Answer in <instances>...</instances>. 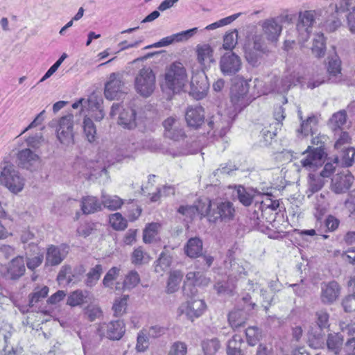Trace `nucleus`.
Wrapping results in <instances>:
<instances>
[{
	"label": "nucleus",
	"instance_id": "nucleus-1",
	"mask_svg": "<svg viewBox=\"0 0 355 355\" xmlns=\"http://www.w3.org/2000/svg\"><path fill=\"white\" fill-rule=\"evenodd\" d=\"M209 280L200 272H189L186 275V282L183 286L184 295L192 298L197 293L196 286H206ZM206 309L205 302L200 299H191L182 304L178 308L180 314H185L191 320L202 315Z\"/></svg>",
	"mask_w": 355,
	"mask_h": 355
},
{
	"label": "nucleus",
	"instance_id": "nucleus-2",
	"mask_svg": "<svg viewBox=\"0 0 355 355\" xmlns=\"http://www.w3.org/2000/svg\"><path fill=\"white\" fill-rule=\"evenodd\" d=\"M324 10H306L300 11L298 14L296 30L298 33L300 42H306L309 39L313 26L320 17L323 15Z\"/></svg>",
	"mask_w": 355,
	"mask_h": 355
},
{
	"label": "nucleus",
	"instance_id": "nucleus-3",
	"mask_svg": "<svg viewBox=\"0 0 355 355\" xmlns=\"http://www.w3.org/2000/svg\"><path fill=\"white\" fill-rule=\"evenodd\" d=\"M205 206H209L206 216L210 223H227L233 220L235 215V209L232 202L230 201H216L211 202L207 200Z\"/></svg>",
	"mask_w": 355,
	"mask_h": 355
},
{
	"label": "nucleus",
	"instance_id": "nucleus-4",
	"mask_svg": "<svg viewBox=\"0 0 355 355\" xmlns=\"http://www.w3.org/2000/svg\"><path fill=\"white\" fill-rule=\"evenodd\" d=\"M249 83L241 77L235 78L234 85L231 88V102L234 110L230 111L235 114L240 112L243 107L250 103V98L248 96Z\"/></svg>",
	"mask_w": 355,
	"mask_h": 355
},
{
	"label": "nucleus",
	"instance_id": "nucleus-5",
	"mask_svg": "<svg viewBox=\"0 0 355 355\" xmlns=\"http://www.w3.org/2000/svg\"><path fill=\"white\" fill-rule=\"evenodd\" d=\"M0 183L11 193L17 194L23 190L25 180L13 165L7 164L1 172Z\"/></svg>",
	"mask_w": 355,
	"mask_h": 355
},
{
	"label": "nucleus",
	"instance_id": "nucleus-6",
	"mask_svg": "<svg viewBox=\"0 0 355 355\" xmlns=\"http://www.w3.org/2000/svg\"><path fill=\"white\" fill-rule=\"evenodd\" d=\"M187 81L186 69L180 62L173 63L165 73V85L173 92H180Z\"/></svg>",
	"mask_w": 355,
	"mask_h": 355
},
{
	"label": "nucleus",
	"instance_id": "nucleus-7",
	"mask_svg": "<svg viewBox=\"0 0 355 355\" xmlns=\"http://www.w3.org/2000/svg\"><path fill=\"white\" fill-rule=\"evenodd\" d=\"M155 75L152 69L144 67L139 71L135 77V89L143 97H148L155 89Z\"/></svg>",
	"mask_w": 355,
	"mask_h": 355
},
{
	"label": "nucleus",
	"instance_id": "nucleus-8",
	"mask_svg": "<svg viewBox=\"0 0 355 355\" xmlns=\"http://www.w3.org/2000/svg\"><path fill=\"white\" fill-rule=\"evenodd\" d=\"M235 116V114L230 111H225L224 113L218 112L208 119L207 125L213 130L214 136L223 137L230 130Z\"/></svg>",
	"mask_w": 355,
	"mask_h": 355
},
{
	"label": "nucleus",
	"instance_id": "nucleus-9",
	"mask_svg": "<svg viewBox=\"0 0 355 355\" xmlns=\"http://www.w3.org/2000/svg\"><path fill=\"white\" fill-rule=\"evenodd\" d=\"M329 8L336 13H346V23L349 31L355 33V0H334Z\"/></svg>",
	"mask_w": 355,
	"mask_h": 355
},
{
	"label": "nucleus",
	"instance_id": "nucleus-10",
	"mask_svg": "<svg viewBox=\"0 0 355 355\" xmlns=\"http://www.w3.org/2000/svg\"><path fill=\"white\" fill-rule=\"evenodd\" d=\"M110 114L112 117L119 114L118 123L123 128L132 130L137 126L136 112L132 108L125 109L120 104L114 103Z\"/></svg>",
	"mask_w": 355,
	"mask_h": 355
},
{
	"label": "nucleus",
	"instance_id": "nucleus-11",
	"mask_svg": "<svg viewBox=\"0 0 355 355\" xmlns=\"http://www.w3.org/2000/svg\"><path fill=\"white\" fill-rule=\"evenodd\" d=\"M73 125V115L71 114L62 116L60 120L57 130V138L62 144L66 146H71L74 143Z\"/></svg>",
	"mask_w": 355,
	"mask_h": 355
},
{
	"label": "nucleus",
	"instance_id": "nucleus-12",
	"mask_svg": "<svg viewBox=\"0 0 355 355\" xmlns=\"http://www.w3.org/2000/svg\"><path fill=\"white\" fill-rule=\"evenodd\" d=\"M241 58L232 51L226 52L220 57L219 67L224 76L235 75L241 70Z\"/></svg>",
	"mask_w": 355,
	"mask_h": 355
},
{
	"label": "nucleus",
	"instance_id": "nucleus-13",
	"mask_svg": "<svg viewBox=\"0 0 355 355\" xmlns=\"http://www.w3.org/2000/svg\"><path fill=\"white\" fill-rule=\"evenodd\" d=\"M97 331L100 336L118 340L123 337L125 331V324L121 320L111 321L109 323H102L99 324Z\"/></svg>",
	"mask_w": 355,
	"mask_h": 355
},
{
	"label": "nucleus",
	"instance_id": "nucleus-14",
	"mask_svg": "<svg viewBox=\"0 0 355 355\" xmlns=\"http://www.w3.org/2000/svg\"><path fill=\"white\" fill-rule=\"evenodd\" d=\"M306 156L300 161L302 166L308 171H315L318 166H322L325 157V153L320 148H308L303 153Z\"/></svg>",
	"mask_w": 355,
	"mask_h": 355
},
{
	"label": "nucleus",
	"instance_id": "nucleus-15",
	"mask_svg": "<svg viewBox=\"0 0 355 355\" xmlns=\"http://www.w3.org/2000/svg\"><path fill=\"white\" fill-rule=\"evenodd\" d=\"M124 82L119 73L110 74L108 82L105 84L104 94L107 99L114 100L120 96L123 92Z\"/></svg>",
	"mask_w": 355,
	"mask_h": 355
},
{
	"label": "nucleus",
	"instance_id": "nucleus-16",
	"mask_svg": "<svg viewBox=\"0 0 355 355\" xmlns=\"http://www.w3.org/2000/svg\"><path fill=\"white\" fill-rule=\"evenodd\" d=\"M209 87V83L204 73L196 74L192 76L190 94L194 98L200 100L205 97Z\"/></svg>",
	"mask_w": 355,
	"mask_h": 355
},
{
	"label": "nucleus",
	"instance_id": "nucleus-17",
	"mask_svg": "<svg viewBox=\"0 0 355 355\" xmlns=\"http://www.w3.org/2000/svg\"><path fill=\"white\" fill-rule=\"evenodd\" d=\"M354 181V176L349 171L338 173L331 179V189L336 193H343L350 189Z\"/></svg>",
	"mask_w": 355,
	"mask_h": 355
},
{
	"label": "nucleus",
	"instance_id": "nucleus-18",
	"mask_svg": "<svg viewBox=\"0 0 355 355\" xmlns=\"http://www.w3.org/2000/svg\"><path fill=\"white\" fill-rule=\"evenodd\" d=\"M25 271V260L23 257L18 256L12 259L8 263L3 276L6 279L15 281L21 277Z\"/></svg>",
	"mask_w": 355,
	"mask_h": 355
},
{
	"label": "nucleus",
	"instance_id": "nucleus-19",
	"mask_svg": "<svg viewBox=\"0 0 355 355\" xmlns=\"http://www.w3.org/2000/svg\"><path fill=\"white\" fill-rule=\"evenodd\" d=\"M340 288L335 281L323 283L321 285L320 300L324 304H333L340 295Z\"/></svg>",
	"mask_w": 355,
	"mask_h": 355
},
{
	"label": "nucleus",
	"instance_id": "nucleus-20",
	"mask_svg": "<svg viewBox=\"0 0 355 355\" xmlns=\"http://www.w3.org/2000/svg\"><path fill=\"white\" fill-rule=\"evenodd\" d=\"M197 28H193L184 31H182L178 33L173 34L171 36L164 37L160 41L154 43L153 44L148 45L146 46L144 49H148L153 47L158 48L162 46H166L173 43L174 42H182L187 40L197 32Z\"/></svg>",
	"mask_w": 355,
	"mask_h": 355
},
{
	"label": "nucleus",
	"instance_id": "nucleus-21",
	"mask_svg": "<svg viewBox=\"0 0 355 355\" xmlns=\"http://www.w3.org/2000/svg\"><path fill=\"white\" fill-rule=\"evenodd\" d=\"M263 35L270 42H277L282 31V24L277 19L269 18L264 20L261 24Z\"/></svg>",
	"mask_w": 355,
	"mask_h": 355
},
{
	"label": "nucleus",
	"instance_id": "nucleus-22",
	"mask_svg": "<svg viewBox=\"0 0 355 355\" xmlns=\"http://www.w3.org/2000/svg\"><path fill=\"white\" fill-rule=\"evenodd\" d=\"M93 300L94 295L89 291L76 289L68 295L66 304L71 307L81 306Z\"/></svg>",
	"mask_w": 355,
	"mask_h": 355
},
{
	"label": "nucleus",
	"instance_id": "nucleus-23",
	"mask_svg": "<svg viewBox=\"0 0 355 355\" xmlns=\"http://www.w3.org/2000/svg\"><path fill=\"white\" fill-rule=\"evenodd\" d=\"M187 125L193 128H199L205 121V110L202 106L195 105L188 107L185 113Z\"/></svg>",
	"mask_w": 355,
	"mask_h": 355
},
{
	"label": "nucleus",
	"instance_id": "nucleus-24",
	"mask_svg": "<svg viewBox=\"0 0 355 355\" xmlns=\"http://www.w3.org/2000/svg\"><path fill=\"white\" fill-rule=\"evenodd\" d=\"M163 125L166 137L177 141L184 137V132L178 119L168 117L163 122Z\"/></svg>",
	"mask_w": 355,
	"mask_h": 355
},
{
	"label": "nucleus",
	"instance_id": "nucleus-25",
	"mask_svg": "<svg viewBox=\"0 0 355 355\" xmlns=\"http://www.w3.org/2000/svg\"><path fill=\"white\" fill-rule=\"evenodd\" d=\"M67 247L65 245H51L48 248L46 255V263L51 266L59 265L68 254Z\"/></svg>",
	"mask_w": 355,
	"mask_h": 355
},
{
	"label": "nucleus",
	"instance_id": "nucleus-26",
	"mask_svg": "<svg viewBox=\"0 0 355 355\" xmlns=\"http://www.w3.org/2000/svg\"><path fill=\"white\" fill-rule=\"evenodd\" d=\"M327 72L328 83H338L342 80L341 61L336 54L329 58Z\"/></svg>",
	"mask_w": 355,
	"mask_h": 355
},
{
	"label": "nucleus",
	"instance_id": "nucleus-27",
	"mask_svg": "<svg viewBox=\"0 0 355 355\" xmlns=\"http://www.w3.org/2000/svg\"><path fill=\"white\" fill-rule=\"evenodd\" d=\"M19 164L28 170H34L35 165L39 163V157L29 148L21 150L18 153Z\"/></svg>",
	"mask_w": 355,
	"mask_h": 355
},
{
	"label": "nucleus",
	"instance_id": "nucleus-28",
	"mask_svg": "<svg viewBox=\"0 0 355 355\" xmlns=\"http://www.w3.org/2000/svg\"><path fill=\"white\" fill-rule=\"evenodd\" d=\"M80 208L84 214L88 215L102 210V203L96 197L87 196L80 201Z\"/></svg>",
	"mask_w": 355,
	"mask_h": 355
},
{
	"label": "nucleus",
	"instance_id": "nucleus-29",
	"mask_svg": "<svg viewBox=\"0 0 355 355\" xmlns=\"http://www.w3.org/2000/svg\"><path fill=\"white\" fill-rule=\"evenodd\" d=\"M197 59L198 62L205 67H210L214 62L212 48L207 44H199L196 46Z\"/></svg>",
	"mask_w": 355,
	"mask_h": 355
},
{
	"label": "nucleus",
	"instance_id": "nucleus-30",
	"mask_svg": "<svg viewBox=\"0 0 355 355\" xmlns=\"http://www.w3.org/2000/svg\"><path fill=\"white\" fill-rule=\"evenodd\" d=\"M209 207V206H205V202H199L197 206L182 205L178 208V211L182 215L192 219L197 214L202 216H206V213H207Z\"/></svg>",
	"mask_w": 355,
	"mask_h": 355
},
{
	"label": "nucleus",
	"instance_id": "nucleus-31",
	"mask_svg": "<svg viewBox=\"0 0 355 355\" xmlns=\"http://www.w3.org/2000/svg\"><path fill=\"white\" fill-rule=\"evenodd\" d=\"M323 329L312 328L309 331L308 343L313 349H321L325 346V338Z\"/></svg>",
	"mask_w": 355,
	"mask_h": 355
},
{
	"label": "nucleus",
	"instance_id": "nucleus-32",
	"mask_svg": "<svg viewBox=\"0 0 355 355\" xmlns=\"http://www.w3.org/2000/svg\"><path fill=\"white\" fill-rule=\"evenodd\" d=\"M101 199L102 206L110 211L120 209L124 203V200L118 196L107 194L104 191L101 192Z\"/></svg>",
	"mask_w": 355,
	"mask_h": 355
},
{
	"label": "nucleus",
	"instance_id": "nucleus-33",
	"mask_svg": "<svg viewBox=\"0 0 355 355\" xmlns=\"http://www.w3.org/2000/svg\"><path fill=\"white\" fill-rule=\"evenodd\" d=\"M186 254L191 258H196L202 254V241L198 237L191 238L184 245Z\"/></svg>",
	"mask_w": 355,
	"mask_h": 355
},
{
	"label": "nucleus",
	"instance_id": "nucleus-34",
	"mask_svg": "<svg viewBox=\"0 0 355 355\" xmlns=\"http://www.w3.org/2000/svg\"><path fill=\"white\" fill-rule=\"evenodd\" d=\"M300 82V77L295 73H290L284 76L282 79H277V85L275 91L277 92L282 93L287 92L291 86L295 85L297 83Z\"/></svg>",
	"mask_w": 355,
	"mask_h": 355
},
{
	"label": "nucleus",
	"instance_id": "nucleus-35",
	"mask_svg": "<svg viewBox=\"0 0 355 355\" xmlns=\"http://www.w3.org/2000/svg\"><path fill=\"white\" fill-rule=\"evenodd\" d=\"M300 82V77L295 73H290L284 76L282 79H277V85L275 91L277 92L282 93L287 92L291 86L295 85L297 83Z\"/></svg>",
	"mask_w": 355,
	"mask_h": 355
},
{
	"label": "nucleus",
	"instance_id": "nucleus-36",
	"mask_svg": "<svg viewBox=\"0 0 355 355\" xmlns=\"http://www.w3.org/2000/svg\"><path fill=\"white\" fill-rule=\"evenodd\" d=\"M341 150L340 155L336 156L334 159V163L340 165L343 167H349L352 166L354 162L355 149L354 148H347Z\"/></svg>",
	"mask_w": 355,
	"mask_h": 355
},
{
	"label": "nucleus",
	"instance_id": "nucleus-37",
	"mask_svg": "<svg viewBox=\"0 0 355 355\" xmlns=\"http://www.w3.org/2000/svg\"><path fill=\"white\" fill-rule=\"evenodd\" d=\"M325 345L329 352L337 355L342 349L343 338L339 334H329L326 340Z\"/></svg>",
	"mask_w": 355,
	"mask_h": 355
},
{
	"label": "nucleus",
	"instance_id": "nucleus-38",
	"mask_svg": "<svg viewBox=\"0 0 355 355\" xmlns=\"http://www.w3.org/2000/svg\"><path fill=\"white\" fill-rule=\"evenodd\" d=\"M311 49L312 54L315 58H320L324 56L326 52V43L323 33H320L315 35Z\"/></svg>",
	"mask_w": 355,
	"mask_h": 355
},
{
	"label": "nucleus",
	"instance_id": "nucleus-39",
	"mask_svg": "<svg viewBox=\"0 0 355 355\" xmlns=\"http://www.w3.org/2000/svg\"><path fill=\"white\" fill-rule=\"evenodd\" d=\"M243 340L241 336L235 335L228 341L227 347V355H244L242 349Z\"/></svg>",
	"mask_w": 355,
	"mask_h": 355
},
{
	"label": "nucleus",
	"instance_id": "nucleus-40",
	"mask_svg": "<svg viewBox=\"0 0 355 355\" xmlns=\"http://www.w3.org/2000/svg\"><path fill=\"white\" fill-rule=\"evenodd\" d=\"M246 320V315L242 310H234L229 313L228 320L231 327L234 329L243 327Z\"/></svg>",
	"mask_w": 355,
	"mask_h": 355
},
{
	"label": "nucleus",
	"instance_id": "nucleus-41",
	"mask_svg": "<svg viewBox=\"0 0 355 355\" xmlns=\"http://www.w3.org/2000/svg\"><path fill=\"white\" fill-rule=\"evenodd\" d=\"M183 278V273L179 270H174L170 272L167 282L166 291L168 293H173L179 288V285Z\"/></svg>",
	"mask_w": 355,
	"mask_h": 355
},
{
	"label": "nucleus",
	"instance_id": "nucleus-42",
	"mask_svg": "<svg viewBox=\"0 0 355 355\" xmlns=\"http://www.w3.org/2000/svg\"><path fill=\"white\" fill-rule=\"evenodd\" d=\"M263 53L254 51L249 49V46L244 47V56L246 61L253 67L259 66L263 60Z\"/></svg>",
	"mask_w": 355,
	"mask_h": 355
},
{
	"label": "nucleus",
	"instance_id": "nucleus-43",
	"mask_svg": "<svg viewBox=\"0 0 355 355\" xmlns=\"http://www.w3.org/2000/svg\"><path fill=\"white\" fill-rule=\"evenodd\" d=\"M318 123V119L314 115L307 117L306 120L302 121L300 128L297 130L298 133L304 136H307L309 134H313V129Z\"/></svg>",
	"mask_w": 355,
	"mask_h": 355
},
{
	"label": "nucleus",
	"instance_id": "nucleus-44",
	"mask_svg": "<svg viewBox=\"0 0 355 355\" xmlns=\"http://www.w3.org/2000/svg\"><path fill=\"white\" fill-rule=\"evenodd\" d=\"M83 134L86 139L92 143L95 141L96 138V128L93 121L85 117L83 121Z\"/></svg>",
	"mask_w": 355,
	"mask_h": 355
},
{
	"label": "nucleus",
	"instance_id": "nucleus-45",
	"mask_svg": "<svg viewBox=\"0 0 355 355\" xmlns=\"http://www.w3.org/2000/svg\"><path fill=\"white\" fill-rule=\"evenodd\" d=\"M103 273V267L100 264L96 265L94 268H91L87 274V278L85 284L87 287H92L95 286Z\"/></svg>",
	"mask_w": 355,
	"mask_h": 355
},
{
	"label": "nucleus",
	"instance_id": "nucleus-46",
	"mask_svg": "<svg viewBox=\"0 0 355 355\" xmlns=\"http://www.w3.org/2000/svg\"><path fill=\"white\" fill-rule=\"evenodd\" d=\"M140 282V276L136 270H130L125 276L123 283V288L125 290H130L136 287Z\"/></svg>",
	"mask_w": 355,
	"mask_h": 355
},
{
	"label": "nucleus",
	"instance_id": "nucleus-47",
	"mask_svg": "<svg viewBox=\"0 0 355 355\" xmlns=\"http://www.w3.org/2000/svg\"><path fill=\"white\" fill-rule=\"evenodd\" d=\"M347 114L345 111L341 110L333 114L329 121V125L334 131L341 128L345 123Z\"/></svg>",
	"mask_w": 355,
	"mask_h": 355
},
{
	"label": "nucleus",
	"instance_id": "nucleus-48",
	"mask_svg": "<svg viewBox=\"0 0 355 355\" xmlns=\"http://www.w3.org/2000/svg\"><path fill=\"white\" fill-rule=\"evenodd\" d=\"M128 295H123L121 297H119L114 300V302L112 306V310L114 311V315L116 317H119L123 315L127 309Z\"/></svg>",
	"mask_w": 355,
	"mask_h": 355
},
{
	"label": "nucleus",
	"instance_id": "nucleus-49",
	"mask_svg": "<svg viewBox=\"0 0 355 355\" xmlns=\"http://www.w3.org/2000/svg\"><path fill=\"white\" fill-rule=\"evenodd\" d=\"M277 129L279 128L273 127L271 124L269 127H265L263 128L261 131L260 141L265 146L270 144L273 138L276 136Z\"/></svg>",
	"mask_w": 355,
	"mask_h": 355
},
{
	"label": "nucleus",
	"instance_id": "nucleus-50",
	"mask_svg": "<svg viewBox=\"0 0 355 355\" xmlns=\"http://www.w3.org/2000/svg\"><path fill=\"white\" fill-rule=\"evenodd\" d=\"M336 12L329 16L323 23H321V26L327 32H334L341 25L340 20L336 16Z\"/></svg>",
	"mask_w": 355,
	"mask_h": 355
},
{
	"label": "nucleus",
	"instance_id": "nucleus-51",
	"mask_svg": "<svg viewBox=\"0 0 355 355\" xmlns=\"http://www.w3.org/2000/svg\"><path fill=\"white\" fill-rule=\"evenodd\" d=\"M110 223L116 230H123L127 227V220L120 213H115L110 216Z\"/></svg>",
	"mask_w": 355,
	"mask_h": 355
},
{
	"label": "nucleus",
	"instance_id": "nucleus-52",
	"mask_svg": "<svg viewBox=\"0 0 355 355\" xmlns=\"http://www.w3.org/2000/svg\"><path fill=\"white\" fill-rule=\"evenodd\" d=\"M148 261V256L141 247L135 249L131 254V262L135 266L142 265Z\"/></svg>",
	"mask_w": 355,
	"mask_h": 355
},
{
	"label": "nucleus",
	"instance_id": "nucleus-53",
	"mask_svg": "<svg viewBox=\"0 0 355 355\" xmlns=\"http://www.w3.org/2000/svg\"><path fill=\"white\" fill-rule=\"evenodd\" d=\"M247 341L250 345L254 346L261 338V332L257 327H250L245 330Z\"/></svg>",
	"mask_w": 355,
	"mask_h": 355
},
{
	"label": "nucleus",
	"instance_id": "nucleus-54",
	"mask_svg": "<svg viewBox=\"0 0 355 355\" xmlns=\"http://www.w3.org/2000/svg\"><path fill=\"white\" fill-rule=\"evenodd\" d=\"M237 40L238 32L236 30L227 33L224 36L223 47L226 50L232 51L237 44Z\"/></svg>",
	"mask_w": 355,
	"mask_h": 355
},
{
	"label": "nucleus",
	"instance_id": "nucleus-55",
	"mask_svg": "<svg viewBox=\"0 0 355 355\" xmlns=\"http://www.w3.org/2000/svg\"><path fill=\"white\" fill-rule=\"evenodd\" d=\"M48 293L49 288L46 286H44L42 288H36L30 295V304L33 306L35 303L46 297Z\"/></svg>",
	"mask_w": 355,
	"mask_h": 355
},
{
	"label": "nucleus",
	"instance_id": "nucleus-56",
	"mask_svg": "<svg viewBox=\"0 0 355 355\" xmlns=\"http://www.w3.org/2000/svg\"><path fill=\"white\" fill-rule=\"evenodd\" d=\"M84 314L89 321L93 322L101 317L102 311L98 305L90 304L84 309Z\"/></svg>",
	"mask_w": 355,
	"mask_h": 355
},
{
	"label": "nucleus",
	"instance_id": "nucleus-57",
	"mask_svg": "<svg viewBox=\"0 0 355 355\" xmlns=\"http://www.w3.org/2000/svg\"><path fill=\"white\" fill-rule=\"evenodd\" d=\"M236 192L239 200L244 206H249L252 204L253 197L243 187L238 186Z\"/></svg>",
	"mask_w": 355,
	"mask_h": 355
},
{
	"label": "nucleus",
	"instance_id": "nucleus-58",
	"mask_svg": "<svg viewBox=\"0 0 355 355\" xmlns=\"http://www.w3.org/2000/svg\"><path fill=\"white\" fill-rule=\"evenodd\" d=\"M220 348L219 341L216 339H211L203 342L202 349L205 355H214Z\"/></svg>",
	"mask_w": 355,
	"mask_h": 355
},
{
	"label": "nucleus",
	"instance_id": "nucleus-59",
	"mask_svg": "<svg viewBox=\"0 0 355 355\" xmlns=\"http://www.w3.org/2000/svg\"><path fill=\"white\" fill-rule=\"evenodd\" d=\"M159 226L157 223H150L145 228L143 236L145 243H151L153 241L157 235Z\"/></svg>",
	"mask_w": 355,
	"mask_h": 355
},
{
	"label": "nucleus",
	"instance_id": "nucleus-60",
	"mask_svg": "<svg viewBox=\"0 0 355 355\" xmlns=\"http://www.w3.org/2000/svg\"><path fill=\"white\" fill-rule=\"evenodd\" d=\"M120 268L119 267H112L105 275L103 284L105 287H111L112 286V282L116 279V277L119 275L120 273Z\"/></svg>",
	"mask_w": 355,
	"mask_h": 355
},
{
	"label": "nucleus",
	"instance_id": "nucleus-61",
	"mask_svg": "<svg viewBox=\"0 0 355 355\" xmlns=\"http://www.w3.org/2000/svg\"><path fill=\"white\" fill-rule=\"evenodd\" d=\"M322 178V177H321L320 175L315 176L312 174L309 175V189L312 193L318 191L324 186V182Z\"/></svg>",
	"mask_w": 355,
	"mask_h": 355
},
{
	"label": "nucleus",
	"instance_id": "nucleus-62",
	"mask_svg": "<svg viewBox=\"0 0 355 355\" xmlns=\"http://www.w3.org/2000/svg\"><path fill=\"white\" fill-rule=\"evenodd\" d=\"M245 46H249V49L254 51L260 52L261 53L266 54L268 53V49L266 46L264 44V42L261 36L256 35L253 38L252 45H245Z\"/></svg>",
	"mask_w": 355,
	"mask_h": 355
},
{
	"label": "nucleus",
	"instance_id": "nucleus-63",
	"mask_svg": "<svg viewBox=\"0 0 355 355\" xmlns=\"http://www.w3.org/2000/svg\"><path fill=\"white\" fill-rule=\"evenodd\" d=\"M187 352V345L183 342L177 341L171 345L168 355H186Z\"/></svg>",
	"mask_w": 355,
	"mask_h": 355
},
{
	"label": "nucleus",
	"instance_id": "nucleus-64",
	"mask_svg": "<svg viewBox=\"0 0 355 355\" xmlns=\"http://www.w3.org/2000/svg\"><path fill=\"white\" fill-rule=\"evenodd\" d=\"M95 224L93 223H85L80 225L77 229V233L79 236L87 237L89 236L95 230Z\"/></svg>",
	"mask_w": 355,
	"mask_h": 355
}]
</instances>
